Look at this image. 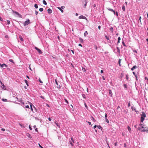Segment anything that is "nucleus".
Listing matches in <instances>:
<instances>
[{
    "label": "nucleus",
    "instance_id": "f03ea898",
    "mask_svg": "<svg viewBox=\"0 0 148 148\" xmlns=\"http://www.w3.org/2000/svg\"><path fill=\"white\" fill-rule=\"evenodd\" d=\"M138 129L139 130H140L142 132H143L145 131H146L147 132H148V129L145 130V129H144L143 130H142V128H141L140 127H138Z\"/></svg>",
    "mask_w": 148,
    "mask_h": 148
},
{
    "label": "nucleus",
    "instance_id": "412c9836",
    "mask_svg": "<svg viewBox=\"0 0 148 148\" xmlns=\"http://www.w3.org/2000/svg\"><path fill=\"white\" fill-rule=\"evenodd\" d=\"M43 3L45 5H46L47 4V2H46V1L45 0H43Z\"/></svg>",
    "mask_w": 148,
    "mask_h": 148
},
{
    "label": "nucleus",
    "instance_id": "69168bd1",
    "mask_svg": "<svg viewBox=\"0 0 148 148\" xmlns=\"http://www.w3.org/2000/svg\"><path fill=\"white\" fill-rule=\"evenodd\" d=\"M61 8L62 9H64V8H65V7L64 6H61Z\"/></svg>",
    "mask_w": 148,
    "mask_h": 148
},
{
    "label": "nucleus",
    "instance_id": "5fc2aeb1",
    "mask_svg": "<svg viewBox=\"0 0 148 148\" xmlns=\"http://www.w3.org/2000/svg\"><path fill=\"white\" fill-rule=\"evenodd\" d=\"M21 103H22L23 105L24 104V102L22 100L21 101Z\"/></svg>",
    "mask_w": 148,
    "mask_h": 148
},
{
    "label": "nucleus",
    "instance_id": "052dcab7",
    "mask_svg": "<svg viewBox=\"0 0 148 148\" xmlns=\"http://www.w3.org/2000/svg\"><path fill=\"white\" fill-rule=\"evenodd\" d=\"M95 48L96 50H97V46H96V45L95 46Z\"/></svg>",
    "mask_w": 148,
    "mask_h": 148
},
{
    "label": "nucleus",
    "instance_id": "13d9d810",
    "mask_svg": "<svg viewBox=\"0 0 148 148\" xmlns=\"http://www.w3.org/2000/svg\"><path fill=\"white\" fill-rule=\"evenodd\" d=\"M0 20L1 21H3V19L1 16H0Z\"/></svg>",
    "mask_w": 148,
    "mask_h": 148
},
{
    "label": "nucleus",
    "instance_id": "9b49d317",
    "mask_svg": "<svg viewBox=\"0 0 148 148\" xmlns=\"http://www.w3.org/2000/svg\"><path fill=\"white\" fill-rule=\"evenodd\" d=\"M55 124L58 126L59 127H60V125L57 122V121H55Z\"/></svg>",
    "mask_w": 148,
    "mask_h": 148
},
{
    "label": "nucleus",
    "instance_id": "2eb2a0df",
    "mask_svg": "<svg viewBox=\"0 0 148 148\" xmlns=\"http://www.w3.org/2000/svg\"><path fill=\"white\" fill-rule=\"evenodd\" d=\"M88 34V33L87 31L85 32L84 33V36H86Z\"/></svg>",
    "mask_w": 148,
    "mask_h": 148
},
{
    "label": "nucleus",
    "instance_id": "5701e85b",
    "mask_svg": "<svg viewBox=\"0 0 148 148\" xmlns=\"http://www.w3.org/2000/svg\"><path fill=\"white\" fill-rule=\"evenodd\" d=\"M121 59H119V61H118V63H119V66H120V63H121Z\"/></svg>",
    "mask_w": 148,
    "mask_h": 148
},
{
    "label": "nucleus",
    "instance_id": "72a5a7b5",
    "mask_svg": "<svg viewBox=\"0 0 148 148\" xmlns=\"http://www.w3.org/2000/svg\"><path fill=\"white\" fill-rule=\"evenodd\" d=\"M91 119L94 122H95V120L92 116L91 117Z\"/></svg>",
    "mask_w": 148,
    "mask_h": 148
},
{
    "label": "nucleus",
    "instance_id": "dca6fc26",
    "mask_svg": "<svg viewBox=\"0 0 148 148\" xmlns=\"http://www.w3.org/2000/svg\"><path fill=\"white\" fill-rule=\"evenodd\" d=\"M79 40L80 41V42L82 43H83L84 42V41L81 38H79Z\"/></svg>",
    "mask_w": 148,
    "mask_h": 148
},
{
    "label": "nucleus",
    "instance_id": "ea45409f",
    "mask_svg": "<svg viewBox=\"0 0 148 148\" xmlns=\"http://www.w3.org/2000/svg\"><path fill=\"white\" fill-rule=\"evenodd\" d=\"M106 119V121L108 123H109V121H108V119H107V118H106L105 119Z\"/></svg>",
    "mask_w": 148,
    "mask_h": 148
},
{
    "label": "nucleus",
    "instance_id": "c03bdc74",
    "mask_svg": "<svg viewBox=\"0 0 148 148\" xmlns=\"http://www.w3.org/2000/svg\"><path fill=\"white\" fill-rule=\"evenodd\" d=\"M122 44H123V45L125 47L126 46V45H125V43H124V41H123L122 42Z\"/></svg>",
    "mask_w": 148,
    "mask_h": 148
},
{
    "label": "nucleus",
    "instance_id": "393cba45",
    "mask_svg": "<svg viewBox=\"0 0 148 148\" xmlns=\"http://www.w3.org/2000/svg\"><path fill=\"white\" fill-rule=\"evenodd\" d=\"M34 7L36 8H38V6L37 4H35L34 5Z\"/></svg>",
    "mask_w": 148,
    "mask_h": 148
},
{
    "label": "nucleus",
    "instance_id": "338daca9",
    "mask_svg": "<svg viewBox=\"0 0 148 148\" xmlns=\"http://www.w3.org/2000/svg\"><path fill=\"white\" fill-rule=\"evenodd\" d=\"M97 125H95L94 126V127H93V128L94 129H95V128L97 127Z\"/></svg>",
    "mask_w": 148,
    "mask_h": 148
},
{
    "label": "nucleus",
    "instance_id": "37998d69",
    "mask_svg": "<svg viewBox=\"0 0 148 148\" xmlns=\"http://www.w3.org/2000/svg\"><path fill=\"white\" fill-rule=\"evenodd\" d=\"M141 16H140L139 17V21L140 22V23H141Z\"/></svg>",
    "mask_w": 148,
    "mask_h": 148
},
{
    "label": "nucleus",
    "instance_id": "58836bf2",
    "mask_svg": "<svg viewBox=\"0 0 148 148\" xmlns=\"http://www.w3.org/2000/svg\"><path fill=\"white\" fill-rule=\"evenodd\" d=\"M70 143L72 146H73V144L71 141H70Z\"/></svg>",
    "mask_w": 148,
    "mask_h": 148
},
{
    "label": "nucleus",
    "instance_id": "473e14b6",
    "mask_svg": "<svg viewBox=\"0 0 148 148\" xmlns=\"http://www.w3.org/2000/svg\"><path fill=\"white\" fill-rule=\"evenodd\" d=\"M126 79L127 80H128V78H129V75H126Z\"/></svg>",
    "mask_w": 148,
    "mask_h": 148
},
{
    "label": "nucleus",
    "instance_id": "6e6552de",
    "mask_svg": "<svg viewBox=\"0 0 148 148\" xmlns=\"http://www.w3.org/2000/svg\"><path fill=\"white\" fill-rule=\"evenodd\" d=\"M47 12L49 14H50L52 13V10L51 9L49 8L47 10Z\"/></svg>",
    "mask_w": 148,
    "mask_h": 148
},
{
    "label": "nucleus",
    "instance_id": "a211bd4d",
    "mask_svg": "<svg viewBox=\"0 0 148 148\" xmlns=\"http://www.w3.org/2000/svg\"><path fill=\"white\" fill-rule=\"evenodd\" d=\"M122 9L124 11H125V7L124 5H123L122 6Z\"/></svg>",
    "mask_w": 148,
    "mask_h": 148
},
{
    "label": "nucleus",
    "instance_id": "79ce46f5",
    "mask_svg": "<svg viewBox=\"0 0 148 148\" xmlns=\"http://www.w3.org/2000/svg\"><path fill=\"white\" fill-rule=\"evenodd\" d=\"M71 141L73 143H74V140H73V137H71Z\"/></svg>",
    "mask_w": 148,
    "mask_h": 148
},
{
    "label": "nucleus",
    "instance_id": "09e8293b",
    "mask_svg": "<svg viewBox=\"0 0 148 148\" xmlns=\"http://www.w3.org/2000/svg\"><path fill=\"white\" fill-rule=\"evenodd\" d=\"M82 70L84 72L86 71L85 69L83 67L82 68Z\"/></svg>",
    "mask_w": 148,
    "mask_h": 148
},
{
    "label": "nucleus",
    "instance_id": "864d4df0",
    "mask_svg": "<svg viewBox=\"0 0 148 148\" xmlns=\"http://www.w3.org/2000/svg\"><path fill=\"white\" fill-rule=\"evenodd\" d=\"M1 130L2 131H5V129H4V128H1Z\"/></svg>",
    "mask_w": 148,
    "mask_h": 148
},
{
    "label": "nucleus",
    "instance_id": "39448f33",
    "mask_svg": "<svg viewBox=\"0 0 148 148\" xmlns=\"http://www.w3.org/2000/svg\"><path fill=\"white\" fill-rule=\"evenodd\" d=\"M0 82L1 85L3 86V88L5 90H6V88L5 86L4 85L3 83L1 81H0Z\"/></svg>",
    "mask_w": 148,
    "mask_h": 148
},
{
    "label": "nucleus",
    "instance_id": "774afa93",
    "mask_svg": "<svg viewBox=\"0 0 148 148\" xmlns=\"http://www.w3.org/2000/svg\"><path fill=\"white\" fill-rule=\"evenodd\" d=\"M39 146L41 147V148H43L40 144L39 143Z\"/></svg>",
    "mask_w": 148,
    "mask_h": 148
},
{
    "label": "nucleus",
    "instance_id": "20e7f679",
    "mask_svg": "<svg viewBox=\"0 0 148 148\" xmlns=\"http://www.w3.org/2000/svg\"><path fill=\"white\" fill-rule=\"evenodd\" d=\"M79 19H82L87 20L86 17L85 16H83V15H81L79 16Z\"/></svg>",
    "mask_w": 148,
    "mask_h": 148
},
{
    "label": "nucleus",
    "instance_id": "aec40b11",
    "mask_svg": "<svg viewBox=\"0 0 148 148\" xmlns=\"http://www.w3.org/2000/svg\"><path fill=\"white\" fill-rule=\"evenodd\" d=\"M110 31L111 32H113V28L112 27H111L110 28Z\"/></svg>",
    "mask_w": 148,
    "mask_h": 148
},
{
    "label": "nucleus",
    "instance_id": "8fccbe9b",
    "mask_svg": "<svg viewBox=\"0 0 148 148\" xmlns=\"http://www.w3.org/2000/svg\"><path fill=\"white\" fill-rule=\"evenodd\" d=\"M25 108H29V106L28 105H27L25 106Z\"/></svg>",
    "mask_w": 148,
    "mask_h": 148
},
{
    "label": "nucleus",
    "instance_id": "4d7b16f0",
    "mask_svg": "<svg viewBox=\"0 0 148 148\" xmlns=\"http://www.w3.org/2000/svg\"><path fill=\"white\" fill-rule=\"evenodd\" d=\"M38 13V12L36 11H35V14L36 15H37Z\"/></svg>",
    "mask_w": 148,
    "mask_h": 148
},
{
    "label": "nucleus",
    "instance_id": "cd10ccee",
    "mask_svg": "<svg viewBox=\"0 0 148 148\" xmlns=\"http://www.w3.org/2000/svg\"><path fill=\"white\" fill-rule=\"evenodd\" d=\"M85 2H87V0H83L82 3L83 4H85Z\"/></svg>",
    "mask_w": 148,
    "mask_h": 148
},
{
    "label": "nucleus",
    "instance_id": "4468645a",
    "mask_svg": "<svg viewBox=\"0 0 148 148\" xmlns=\"http://www.w3.org/2000/svg\"><path fill=\"white\" fill-rule=\"evenodd\" d=\"M131 109H132V110H134V111H135L136 112V109L134 107V106H132L131 107Z\"/></svg>",
    "mask_w": 148,
    "mask_h": 148
},
{
    "label": "nucleus",
    "instance_id": "6ab92c4d",
    "mask_svg": "<svg viewBox=\"0 0 148 148\" xmlns=\"http://www.w3.org/2000/svg\"><path fill=\"white\" fill-rule=\"evenodd\" d=\"M19 38L21 41H23V39L21 36H19Z\"/></svg>",
    "mask_w": 148,
    "mask_h": 148
},
{
    "label": "nucleus",
    "instance_id": "423d86ee",
    "mask_svg": "<svg viewBox=\"0 0 148 148\" xmlns=\"http://www.w3.org/2000/svg\"><path fill=\"white\" fill-rule=\"evenodd\" d=\"M107 9L108 10L111 11L112 12H114V14H115V12L112 9H111L109 8H107Z\"/></svg>",
    "mask_w": 148,
    "mask_h": 148
},
{
    "label": "nucleus",
    "instance_id": "f3484780",
    "mask_svg": "<svg viewBox=\"0 0 148 148\" xmlns=\"http://www.w3.org/2000/svg\"><path fill=\"white\" fill-rule=\"evenodd\" d=\"M58 8L59 9L62 13H63L64 12L61 9V8L59 7H58Z\"/></svg>",
    "mask_w": 148,
    "mask_h": 148
},
{
    "label": "nucleus",
    "instance_id": "bb28decb",
    "mask_svg": "<svg viewBox=\"0 0 148 148\" xmlns=\"http://www.w3.org/2000/svg\"><path fill=\"white\" fill-rule=\"evenodd\" d=\"M127 129L130 132L131 130V129L129 126H128Z\"/></svg>",
    "mask_w": 148,
    "mask_h": 148
},
{
    "label": "nucleus",
    "instance_id": "e433bc0d",
    "mask_svg": "<svg viewBox=\"0 0 148 148\" xmlns=\"http://www.w3.org/2000/svg\"><path fill=\"white\" fill-rule=\"evenodd\" d=\"M2 100L3 101H7V100L6 99H2Z\"/></svg>",
    "mask_w": 148,
    "mask_h": 148
},
{
    "label": "nucleus",
    "instance_id": "4c0bfd02",
    "mask_svg": "<svg viewBox=\"0 0 148 148\" xmlns=\"http://www.w3.org/2000/svg\"><path fill=\"white\" fill-rule=\"evenodd\" d=\"M7 23L9 25L10 23V21L9 20H7Z\"/></svg>",
    "mask_w": 148,
    "mask_h": 148
},
{
    "label": "nucleus",
    "instance_id": "c9c22d12",
    "mask_svg": "<svg viewBox=\"0 0 148 148\" xmlns=\"http://www.w3.org/2000/svg\"><path fill=\"white\" fill-rule=\"evenodd\" d=\"M15 12V13L17 15H20V14L18 12Z\"/></svg>",
    "mask_w": 148,
    "mask_h": 148
},
{
    "label": "nucleus",
    "instance_id": "6e6d98bb",
    "mask_svg": "<svg viewBox=\"0 0 148 148\" xmlns=\"http://www.w3.org/2000/svg\"><path fill=\"white\" fill-rule=\"evenodd\" d=\"M87 2H85V3L84 4V7H86V4Z\"/></svg>",
    "mask_w": 148,
    "mask_h": 148
},
{
    "label": "nucleus",
    "instance_id": "f704fd0d",
    "mask_svg": "<svg viewBox=\"0 0 148 148\" xmlns=\"http://www.w3.org/2000/svg\"><path fill=\"white\" fill-rule=\"evenodd\" d=\"M105 37H106V38L107 39V40H109V37H108L106 35L105 36Z\"/></svg>",
    "mask_w": 148,
    "mask_h": 148
},
{
    "label": "nucleus",
    "instance_id": "2f4dec72",
    "mask_svg": "<svg viewBox=\"0 0 148 148\" xmlns=\"http://www.w3.org/2000/svg\"><path fill=\"white\" fill-rule=\"evenodd\" d=\"M109 93L110 95L111 94V96H112V92L110 90H109Z\"/></svg>",
    "mask_w": 148,
    "mask_h": 148
},
{
    "label": "nucleus",
    "instance_id": "49530a36",
    "mask_svg": "<svg viewBox=\"0 0 148 148\" xmlns=\"http://www.w3.org/2000/svg\"><path fill=\"white\" fill-rule=\"evenodd\" d=\"M116 48H117V50H118V51L119 53H120V49H119V47H117Z\"/></svg>",
    "mask_w": 148,
    "mask_h": 148
},
{
    "label": "nucleus",
    "instance_id": "0eeeda50",
    "mask_svg": "<svg viewBox=\"0 0 148 148\" xmlns=\"http://www.w3.org/2000/svg\"><path fill=\"white\" fill-rule=\"evenodd\" d=\"M26 135L28 137V138H32V136L29 134L27 133L26 134Z\"/></svg>",
    "mask_w": 148,
    "mask_h": 148
},
{
    "label": "nucleus",
    "instance_id": "7c9ffc66",
    "mask_svg": "<svg viewBox=\"0 0 148 148\" xmlns=\"http://www.w3.org/2000/svg\"><path fill=\"white\" fill-rule=\"evenodd\" d=\"M39 10L40 12H42L43 10V9L42 8H40L39 9Z\"/></svg>",
    "mask_w": 148,
    "mask_h": 148
},
{
    "label": "nucleus",
    "instance_id": "e2e57ef3",
    "mask_svg": "<svg viewBox=\"0 0 148 148\" xmlns=\"http://www.w3.org/2000/svg\"><path fill=\"white\" fill-rule=\"evenodd\" d=\"M128 107H129L130 106V102L128 104Z\"/></svg>",
    "mask_w": 148,
    "mask_h": 148
},
{
    "label": "nucleus",
    "instance_id": "bf43d9fd",
    "mask_svg": "<svg viewBox=\"0 0 148 148\" xmlns=\"http://www.w3.org/2000/svg\"><path fill=\"white\" fill-rule=\"evenodd\" d=\"M55 81L56 83V84H57V85H58V82H57V81L56 80H56H55Z\"/></svg>",
    "mask_w": 148,
    "mask_h": 148
},
{
    "label": "nucleus",
    "instance_id": "a18cd8bd",
    "mask_svg": "<svg viewBox=\"0 0 148 148\" xmlns=\"http://www.w3.org/2000/svg\"><path fill=\"white\" fill-rule=\"evenodd\" d=\"M9 61L11 62H12V63H14V62H13V60L12 59H10L9 60Z\"/></svg>",
    "mask_w": 148,
    "mask_h": 148
},
{
    "label": "nucleus",
    "instance_id": "603ef678",
    "mask_svg": "<svg viewBox=\"0 0 148 148\" xmlns=\"http://www.w3.org/2000/svg\"><path fill=\"white\" fill-rule=\"evenodd\" d=\"M135 77H136V80L137 81V80H138V76H137V75H135Z\"/></svg>",
    "mask_w": 148,
    "mask_h": 148
},
{
    "label": "nucleus",
    "instance_id": "0e129e2a",
    "mask_svg": "<svg viewBox=\"0 0 148 148\" xmlns=\"http://www.w3.org/2000/svg\"><path fill=\"white\" fill-rule=\"evenodd\" d=\"M145 80H147V81L148 82V79L147 77H145Z\"/></svg>",
    "mask_w": 148,
    "mask_h": 148
},
{
    "label": "nucleus",
    "instance_id": "1a4fd4ad",
    "mask_svg": "<svg viewBox=\"0 0 148 148\" xmlns=\"http://www.w3.org/2000/svg\"><path fill=\"white\" fill-rule=\"evenodd\" d=\"M137 67L136 66L134 65V66L132 68H131V70L132 71H134L135 69H136L137 68Z\"/></svg>",
    "mask_w": 148,
    "mask_h": 148
},
{
    "label": "nucleus",
    "instance_id": "b1692460",
    "mask_svg": "<svg viewBox=\"0 0 148 148\" xmlns=\"http://www.w3.org/2000/svg\"><path fill=\"white\" fill-rule=\"evenodd\" d=\"M124 87L125 88L127 89V85L126 84H125L124 85Z\"/></svg>",
    "mask_w": 148,
    "mask_h": 148
},
{
    "label": "nucleus",
    "instance_id": "f8f14e48",
    "mask_svg": "<svg viewBox=\"0 0 148 148\" xmlns=\"http://www.w3.org/2000/svg\"><path fill=\"white\" fill-rule=\"evenodd\" d=\"M144 120V118L143 117L141 116V119H140L141 122H143Z\"/></svg>",
    "mask_w": 148,
    "mask_h": 148
},
{
    "label": "nucleus",
    "instance_id": "ddd939ff",
    "mask_svg": "<svg viewBox=\"0 0 148 148\" xmlns=\"http://www.w3.org/2000/svg\"><path fill=\"white\" fill-rule=\"evenodd\" d=\"M142 116L144 118H145L146 116L145 114L143 112H142Z\"/></svg>",
    "mask_w": 148,
    "mask_h": 148
},
{
    "label": "nucleus",
    "instance_id": "4be33fe9",
    "mask_svg": "<svg viewBox=\"0 0 148 148\" xmlns=\"http://www.w3.org/2000/svg\"><path fill=\"white\" fill-rule=\"evenodd\" d=\"M5 65V64H0V66L1 67L3 68L4 67V66Z\"/></svg>",
    "mask_w": 148,
    "mask_h": 148
},
{
    "label": "nucleus",
    "instance_id": "3c124183",
    "mask_svg": "<svg viewBox=\"0 0 148 148\" xmlns=\"http://www.w3.org/2000/svg\"><path fill=\"white\" fill-rule=\"evenodd\" d=\"M116 14L117 16H118V14L117 12H115V14Z\"/></svg>",
    "mask_w": 148,
    "mask_h": 148
},
{
    "label": "nucleus",
    "instance_id": "7ed1b4c3",
    "mask_svg": "<svg viewBox=\"0 0 148 148\" xmlns=\"http://www.w3.org/2000/svg\"><path fill=\"white\" fill-rule=\"evenodd\" d=\"M35 49L38 51V52L39 53H40V54L42 53V52L41 51V50L40 49H39L37 47H35Z\"/></svg>",
    "mask_w": 148,
    "mask_h": 148
},
{
    "label": "nucleus",
    "instance_id": "9d476101",
    "mask_svg": "<svg viewBox=\"0 0 148 148\" xmlns=\"http://www.w3.org/2000/svg\"><path fill=\"white\" fill-rule=\"evenodd\" d=\"M29 103L30 105V107L32 111H33L32 106H33L34 108H35V107H34V106H33V105L31 103L29 102Z\"/></svg>",
    "mask_w": 148,
    "mask_h": 148
},
{
    "label": "nucleus",
    "instance_id": "c756f323",
    "mask_svg": "<svg viewBox=\"0 0 148 148\" xmlns=\"http://www.w3.org/2000/svg\"><path fill=\"white\" fill-rule=\"evenodd\" d=\"M97 127H98V128L99 129L100 128L101 129V130L102 129V127L100 126L99 125V126H97Z\"/></svg>",
    "mask_w": 148,
    "mask_h": 148
},
{
    "label": "nucleus",
    "instance_id": "a878e982",
    "mask_svg": "<svg viewBox=\"0 0 148 148\" xmlns=\"http://www.w3.org/2000/svg\"><path fill=\"white\" fill-rule=\"evenodd\" d=\"M25 82L26 83V85L27 86H28V82L27 81V80L26 79L25 80Z\"/></svg>",
    "mask_w": 148,
    "mask_h": 148
},
{
    "label": "nucleus",
    "instance_id": "de8ad7c7",
    "mask_svg": "<svg viewBox=\"0 0 148 148\" xmlns=\"http://www.w3.org/2000/svg\"><path fill=\"white\" fill-rule=\"evenodd\" d=\"M82 96L85 99L86 96L84 94H82Z\"/></svg>",
    "mask_w": 148,
    "mask_h": 148
},
{
    "label": "nucleus",
    "instance_id": "a19ab883",
    "mask_svg": "<svg viewBox=\"0 0 148 148\" xmlns=\"http://www.w3.org/2000/svg\"><path fill=\"white\" fill-rule=\"evenodd\" d=\"M38 80H39V82L40 83H42L43 82H42V81L41 80L40 78H39V79Z\"/></svg>",
    "mask_w": 148,
    "mask_h": 148
},
{
    "label": "nucleus",
    "instance_id": "c85d7f7f",
    "mask_svg": "<svg viewBox=\"0 0 148 148\" xmlns=\"http://www.w3.org/2000/svg\"><path fill=\"white\" fill-rule=\"evenodd\" d=\"M139 125L141 127V128H143L144 127L143 126V124H142L140 123L139 124Z\"/></svg>",
    "mask_w": 148,
    "mask_h": 148
},
{
    "label": "nucleus",
    "instance_id": "f257e3e1",
    "mask_svg": "<svg viewBox=\"0 0 148 148\" xmlns=\"http://www.w3.org/2000/svg\"><path fill=\"white\" fill-rule=\"evenodd\" d=\"M30 20L29 19H28L26 21L24 22L23 23V25L24 26H26L28 25L30 23Z\"/></svg>",
    "mask_w": 148,
    "mask_h": 148
},
{
    "label": "nucleus",
    "instance_id": "680f3d73",
    "mask_svg": "<svg viewBox=\"0 0 148 148\" xmlns=\"http://www.w3.org/2000/svg\"><path fill=\"white\" fill-rule=\"evenodd\" d=\"M121 40V38L120 37H119L118 38V40H119V41H120V40Z\"/></svg>",
    "mask_w": 148,
    "mask_h": 148
}]
</instances>
